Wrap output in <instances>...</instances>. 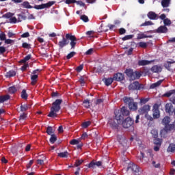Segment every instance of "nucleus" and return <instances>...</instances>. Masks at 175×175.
I'll return each instance as SVG.
<instances>
[{"mask_svg":"<svg viewBox=\"0 0 175 175\" xmlns=\"http://www.w3.org/2000/svg\"><path fill=\"white\" fill-rule=\"evenodd\" d=\"M162 124L165 126V129L160 132L162 137H165V133H167V131L175 129V122H172L170 117H165L162 120Z\"/></svg>","mask_w":175,"mask_h":175,"instance_id":"1","label":"nucleus"},{"mask_svg":"<svg viewBox=\"0 0 175 175\" xmlns=\"http://www.w3.org/2000/svg\"><path fill=\"white\" fill-rule=\"evenodd\" d=\"M116 120L118 121V124H121L124 120V116H129V111L125 107H122V109H116L114 111Z\"/></svg>","mask_w":175,"mask_h":175,"instance_id":"2","label":"nucleus"},{"mask_svg":"<svg viewBox=\"0 0 175 175\" xmlns=\"http://www.w3.org/2000/svg\"><path fill=\"white\" fill-rule=\"evenodd\" d=\"M62 103V100L57 99L53 103L51 108V111L49 114L48 115V117H57V113L59 110H61V104Z\"/></svg>","mask_w":175,"mask_h":175,"instance_id":"3","label":"nucleus"},{"mask_svg":"<svg viewBox=\"0 0 175 175\" xmlns=\"http://www.w3.org/2000/svg\"><path fill=\"white\" fill-rule=\"evenodd\" d=\"M126 76L130 77L131 80H136V79H140L142 74L140 72L135 71L134 72L132 69H127L125 71Z\"/></svg>","mask_w":175,"mask_h":175,"instance_id":"4","label":"nucleus"},{"mask_svg":"<svg viewBox=\"0 0 175 175\" xmlns=\"http://www.w3.org/2000/svg\"><path fill=\"white\" fill-rule=\"evenodd\" d=\"M124 103H128L130 110H137V103L133 101V98L124 97L123 98Z\"/></svg>","mask_w":175,"mask_h":175,"instance_id":"5","label":"nucleus"},{"mask_svg":"<svg viewBox=\"0 0 175 175\" xmlns=\"http://www.w3.org/2000/svg\"><path fill=\"white\" fill-rule=\"evenodd\" d=\"M120 124H122L123 128H131L133 125V120L128 117L125 120H123Z\"/></svg>","mask_w":175,"mask_h":175,"instance_id":"6","label":"nucleus"},{"mask_svg":"<svg viewBox=\"0 0 175 175\" xmlns=\"http://www.w3.org/2000/svg\"><path fill=\"white\" fill-rule=\"evenodd\" d=\"M127 170H131V172H133L135 174H137L139 172H140V170L139 169V166H137L136 164H134L133 163H131L129 164Z\"/></svg>","mask_w":175,"mask_h":175,"instance_id":"7","label":"nucleus"},{"mask_svg":"<svg viewBox=\"0 0 175 175\" xmlns=\"http://www.w3.org/2000/svg\"><path fill=\"white\" fill-rule=\"evenodd\" d=\"M159 117H161V112L159 111V105H158V104H155L153 106V118H159Z\"/></svg>","mask_w":175,"mask_h":175,"instance_id":"8","label":"nucleus"},{"mask_svg":"<svg viewBox=\"0 0 175 175\" xmlns=\"http://www.w3.org/2000/svg\"><path fill=\"white\" fill-rule=\"evenodd\" d=\"M66 39H69V40L71 41L70 46H71L72 49H75V46H76V40H77L76 39V37L75 36H72L70 34H66Z\"/></svg>","mask_w":175,"mask_h":175,"instance_id":"9","label":"nucleus"},{"mask_svg":"<svg viewBox=\"0 0 175 175\" xmlns=\"http://www.w3.org/2000/svg\"><path fill=\"white\" fill-rule=\"evenodd\" d=\"M129 90H140V84L139 83V82L135 81L129 85Z\"/></svg>","mask_w":175,"mask_h":175,"instance_id":"10","label":"nucleus"},{"mask_svg":"<svg viewBox=\"0 0 175 175\" xmlns=\"http://www.w3.org/2000/svg\"><path fill=\"white\" fill-rule=\"evenodd\" d=\"M150 105H144L139 110V112L140 114H146V113H148V111H150Z\"/></svg>","mask_w":175,"mask_h":175,"instance_id":"11","label":"nucleus"},{"mask_svg":"<svg viewBox=\"0 0 175 175\" xmlns=\"http://www.w3.org/2000/svg\"><path fill=\"white\" fill-rule=\"evenodd\" d=\"M67 44H69V41L68 40V38H65L63 37L62 40L59 42V46L60 47V49L65 47V46H67Z\"/></svg>","mask_w":175,"mask_h":175,"instance_id":"12","label":"nucleus"},{"mask_svg":"<svg viewBox=\"0 0 175 175\" xmlns=\"http://www.w3.org/2000/svg\"><path fill=\"white\" fill-rule=\"evenodd\" d=\"M118 140L119 143L120 144H122V146H123L124 147H125V146H126V139H125V137H124L122 135H118Z\"/></svg>","mask_w":175,"mask_h":175,"instance_id":"13","label":"nucleus"},{"mask_svg":"<svg viewBox=\"0 0 175 175\" xmlns=\"http://www.w3.org/2000/svg\"><path fill=\"white\" fill-rule=\"evenodd\" d=\"M108 124H109V125H111V126H113V128L117 127V125H121V124L118 123V121L116 120V116L115 120H113V119H109L108 121Z\"/></svg>","mask_w":175,"mask_h":175,"instance_id":"14","label":"nucleus"},{"mask_svg":"<svg viewBox=\"0 0 175 175\" xmlns=\"http://www.w3.org/2000/svg\"><path fill=\"white\" fill-rule=\"evenodd\" d=\"M152 62H154V61H148V60H139L138 62V65L139 66H144L146 65H150V64H152Z\"/></svg>","mask_w":175,"mask_h":175,"instance_id":"15","label":"nucleus"},{"mask_svg":"<svg viewBox=\"0 0 175 175\" xmlns=\"http://www.w3.org/2000/svg\"><path fill=\"white\" fill-rule=\"evenodd\" d=\"M113 80H116V81H122V80H124V75L118 72L113 76Z\"/></svg>","mask_w":175,"mask_h":175,"instance_id":"16","label":"nucleus"},{"mask_svg":"<svg viewBox=\"0 0 175 175\" xmlns=\"http://www.w3.org/2000/svg\"><path fill=\"white\" fill-rule=\"evenodd\" d=\"M157 32H158V33H166V32H167V27L165 26H160L157 29Z\"/></svg>","mask_w":175,"mask_h":175,"instance_id":"17","label":"nucleus"},{"mask_svg":"<svg viewBox=\"0 0 175 175\" xmlns=\"http://www.w3.org/2000/svg\"><path fill=\"white\" fill-rule=\"evenodd\" d=\"M151 70L154 73H159V72H162V67H161L160 66L156 65L152 67Z\"/></svg>","mask_w":175,"mask_h":175,"instance_id":"18","label":"nucleus"},{"mask_svg":"<svg viewBox=\"0 0 175 175\" xmlns=\"http://www.w3.org/2000/svg\"><path fill=\"white\" fill-rule=\"evenodd\" d=\"M165 111L169 113V114H170V113H173V105H172V103H167L165 105Z\"/></svg>","mask_w":175,"mask_h":175,"instance_id":"19","label":"nucleus"},{"mask_svg":"<svg viewBox=\"0 0 175 175\" xmlns=\"http://www.w3.org/2000/svg\"><path fill=\"white\" fill-rule=\"evenodd\" d=\"M148 17L150 20H155L157 18V14L154 12H149L148 13Z\"/></svg>","mask_w":175,"mask_h":175,"instance_id":"20","label":"nucleus"},{"mask_svg":"<svg viewBox=\"0 0 175 175\" xmlns=\"http://www.w3.org/2000/svg\"><path fill=\"white\" fill-rule=\"evenodd\" d=\"M167 152H175V144H170L167 149Z\"/></svg>","mask_w":175,"mask_h":175,"instance_id":"21","label":"nucleus"},{"mask_svg":"<svg viewBox=\"0 0 175 175\" xmlns=\"http://www.w3.org/2000/svg\"><path fill=\"white\" fill-rule=\"evenodd\" d=\"M161 5L163 6V8H169V6L170 5V0H162Z\"/></svg>","mask_w":175,"mask_h":175,"instance_id":"22","label":"nucleus"},{"mask_svg":"<svg viewBox=\"0 0 175 175\" xmlns=\"http://www.w3.org/2000/svg\"><path fill=\"white\" fill-rule=\"evenodd\" d=\"M172 64H174V61H173V60H168V61H167L165 63L164 66H165V68H166V69L170 70Z\"/></svg>","mask_w":175,"mask_h":175,"instance_id":"23","label":"nucleus"},{"mask_svg":"<svg viewBox=\"0 0 175 175\" xmlns=\"http://www.w3.org/2000/svg\"><path fill=\"white\" fill-rule=\"evenodd\" d=\"M8 99H10V96L9 95L0 96V103H3V102L8 100Z\"/></svg>","mask_w":175,"mask_h":175,"instance_id":"24","label":"nucleus"},{"mask_svg":"<svg viewBox=\"0 0 175 175\" xmlns=\"http://www.w3.org/2000/svg\"><path fill=\"white\" fill-rule=\"evenodd\" d=\"M162 81H163L162 80H160V81L152 84L150 85V88L154 89V88H157V87H159V85H161V84H162Z\"/></svg>","mask_w":175,"mask_h":175,"instance_id":"25","label":"nucleus"},{"mask_svg":"<svg viewBox=\"0 0 175 175\" xmlns=\"http://www.w3.org/2000/svg\"><path fill=\"white\" fill-rule=\"evenodd\" d=\"M31 79L32 85H35V84H36V81H38V75H32Z\"/></svg>","mask_w":175,"mask_h":175,"instance_id":"26","label":"nucleus"},{"mask_svg":"<svg viewBox=\"0 0 175 175\" xmlns=\"http://www.w3.org/2000/svg\"><path fill=\"white\" fill-rule=\"evenodd\" d=\"M58 157L60 158H68V157H69V152H68V151L60 152L58 154Z\"/></svg>","mask_w":175,"mask_h":175,"instance_id":"27","label":"nucleus"},{"mask_svg":"<svg viewBox=\"0 0 175 175\" xmlns=\"http://www.w3.org/2000/svg\"><path fill=\"white\" fill-rule=\"evenodd\" d=\"M153 143L156 144V146H161L162 144V139L158 137L154 138Z\"/></svg>","mask_w":175,"mask_h":175,"instance_id":"28","label":"nucleus"},{"mask_svg":"<svg viewBox=\"0 0 175 175\" xmlns=\"http://www.w3.org/2000/svg\"><path fill=\"white\" fill-rule=\"evenodd\" d=\"M29 107H31V105L25 104V105L21 106V111H27V110H28V109H29Z\"/></svg>","mask_w":175,"mask_h":175,"instance_id":"29","label":"nucleus"},{"mask_svg":"<svg viewBox=\"0 0 175 175\" xmlns=\"http://www.w3.org/2000/svg\"><path fill=\"white\" fill-rule=\"evenodd\" d=\"M83 106L86 109H90V106H91V103H90V100L86 99L83 101Z\"/></svg>","mask_w":175,"mask_h":175,"instance_id":"30","label":"nucleus"},{"mask_svg":"<svg viewBox=\"0 0 175 175\" xmlns=\"http://www.w3.org/2000/svg\"><path fill=\"white\" fill-rule=\"evenodd\" d=\"M172 95L175 96V90L167 92L164 94V96H167V98H169L170 96H172Z\"/></svg>","mask_w":175,"mask_h":175,"instance_id":"31","label":"nucleus"},{"mask_svg":"<svg viewBox=\"0 0 175 175\" xmlns=\"http://www.w3.org/2000/svg\"><path fill=\"white\" fill-rule=\"evenodd\" d=\"M16 75V71L10 70L6 73V77H13Z\"/></svg>","mask_w":175,"mask_h":175,"instance_id":"32","label":"nucleus"},{"mask_svg":"<svg viewBox=\"0 0 175 175\" xmlns=\"http://www.w3.org/2000/svg\"><path fill=\"white\" fill-rule=\"evenodd\" d=\"M151 134L154 139H157V137H158V130L152 129L151 131Z\"/></svg>","mask_w":175,"mask_h":175,"instance_id":"33","label":"nucleus"},{"mask_svg":"<svg viewBox=\"0 0 175 175\" xmlns=\"http://www.w3.org/2000/svg\"><path fill=\"white\" fill-rule=\"evenodd\" d=\"M113 80H114L113 78V79L112 78L105 79V85H107V86L110 85V84H111V83H113Z\"/></svg>","mask_w":175,"mask_h":175,"instance_id":"34","label":"nucleus"},{"mask_svg":"<svg viewBox=\"0 0 175 175\" xmlns=\"http://www.w3.org/2000/svg\"><path fill=\"white\" fill-rule=\"evenodd\" d=\"M23 20H27V16L22 15V14H18V23H21Z\"/></svg>","mask_w":175,"mask_h":175,"instance_id":"35","label":"nucleus"},{"mask_svg":"<svg viewBox=\"0 0 175 175\" xmlns=\"http://www.w3.org/2000/svg\"><path fill=\"white\" fill-rule=\"evenodd\" d=\"M22 6L26 8L27 9H32V6L29 5V3L28 1L23 2Z\"/></svg>","mask_w":175,"mask_h":175,"instance_id":"36","label":"nucleus"},{"mask_svg":"<svg viewBox=\"0 0 175 175\" xmlns=\"http://www.w3.org/2000/svg\"><path fill=\"white\" fill-rule=\"evenodd\" d=\"M8 91L10 94H14L17 91V88L14 86L10 87Z\"/></svg>","mask_w":175,"mask_h":175,"instance_id":"37","label":"nucleus"},{"mask_svg":"<svg viewBox=\"0 0 175 175\" xmlns=\"http://www.w3.org/2000/svg\"><path fill=\"white\" fill-rule=\"evenodd\" d=\"M46 133H48L49 135H50L51 136V135H53V133H54V130H53V127L49 126L46 129Z\"/></svg>","mask_w":175,"mask_h":175,"instance_id":"38","label":"nucleus"},{"mask_svg":"<svg viewBox=\"0 0 175 175\" xmlns=\"http://www.w3.org/2000/svg\"><path fill=\"white\" fill-rule=\"evenodd\" d=\"M21 98H23V99H27V98H28V94H27V91H25V90L22 91Z\"/></svg>","mask_w":175,"mask_h":175,"instance_id":"39","label":"nucleus"},{"mask_svg":"<svg viewBox=\"0 0 175 175\" xmlns=\"http://www.w3.org/2000/svg\"><path fill=\"white\" fill-rule=\"evenodd\" d=\"M55 142H57V137L54 135H51L50 138V142L52 143V144H54Z\"/></svg>","mask_w":175,"mask_h":175,"instance_id":"40","label":"nucleus"},{"mask_svg":"<svg viewBox=\"0 0 175 175\" xmlns=\"http://www.w3.org/2000/svg\"><path fill=\"white\" fill-rule=\"evenodd\" d=\"M80 18L82 20V21H84V23H88L89 21L88 16L86 15H81Z\"/></svg>","mask_w":175,"mask_h":175,"instance_id":"41","label":"nucleus"},{"mask_svg":"<svg viewBox=\"0 0 175 175\" xmlns=\"http://www.w3.org/2000/svg\"><path fill=\"white\" fill-rule=\"evenodd\" d=\"M13 16H14V14L12 13V12H8L4 15V17L5 18H12L13 17Z\"/></svg>","mask_w":175,"mask_h":175,"instance_id":"42","label":"nucleus"},{"mask_svg":"<svg viewBox=\"0 0 175 175\" xmlns=\"http://www.w3.org/2000/svg\"><path fill=\"white\" fill-rule=\"evenodd\" d=\"M9 23L11 24H16V23H17V18L12 16L9 19Z\"/></svg>","mask_w":175,"mask_h":175,"instance_id":"43","label":"nucleus"},{"mask_svg":"<svg viewBox=\"0 0 175 175\" xmlns=\"http://www.w3.org/2000/svg\"><path fill=\"white\" fill-rule=\"evenodd\" d=\"M80 143V141L79 139H72L70 142V144H72V146H76Z\"/></svg>","mask_w":175,"mask_h":175,"instance_id":"44","label":"nucleus"},{"mask_svg":"<svg viewBox=\"0 0 175 175\" xmlns=\"http://www.w3.org/2000/svg\"><path fill=\"white\" fill-rule=\"evenodd\" d=\"M96 167L95 162L94 161H92L91 163H90L88 164V167L89 169H95V167Z\"/></svg>","mask_w":175,"mask_h":175,"instance_id":"45","label":"nucleus"},{"mask_svg":"<svg viewBox=\"0 0 175 175\" xmlns=\"http://www.w3.org/2000/svg\"><path fill=\"white\" fill-rule=\"evenodd\" d=\"M31 58V55H28L27 56H26L24 59H23L21 62H22L23 64H25V62H27V61H29V59Z\"/></svg>","mask_w":175,"mask_h":175,"instance_id":"46","label":"nucleus"},{"mask_svg":"<svg viewBox=\"0 0 175 175\" xmlns=\"http://www.w3.org/2000/svg\"><path fill=\"white\" fill-rule=\"evenodd\" d=\"M163 23L165 26H167V25H170V24H172V21H170V19H169V18H165V19H164Z\"/></svg>","mask_w":175,"mask_h":175,"instance_id":"47","label":"nucleus"},{"mask_svg":"<svg viewBox=\"0 0 175 175\" xmlns=\"http://www.w3.org/2000/svg\"><path fill=\"white\" fill-rule=\"evenodd\" d=\"M34 9H37L38 10H41V9H45V5H44V4L35 5Z\"/></svg>","mask_w":175,"mask_h":175,"instance_id":"48","label":"nucleus"},{"mask_svg":"<svg viewBox=\"0 0 175 175\" xmlns=\"http://www.w3.org/2000/svg\"><path fill=\"white\" fill-rule=\"evenodd\" d=\"M6 40V34L3 32L0 33V40Z\"/></svg>","mask_w":175,"mask_h":175,"instance_id":"49","label":"nucleus"},{"mask_svg":"<svg viewBox=\"0 0 175 175\" xmlns=\"http://www.w3.org/2000/svg\"><path fill=\"white\" fill-rule=\"evenodd\" d=\"M137 39H144L146 38H148L147 36H146L144 33H139L137 34Z\"/></svg>","mask_w":175,"mask_h":175,"instance_id":"50","label":"nucleus"},{"mask_svg":"<svg viewBox=\"0 0 175 175\" xmlns=\"http://www.w3.org/2000/svg\"><path fill=\"white\" fill-rule=\"evenodd\" d=\"M83 162H84V161L83 159L81 160H77L75 163V166L76 167H78V166H80V165H81V163H83Z\"/></svg>","mask_w":175,"mask_h":175,"instance_id":"51","label":"nucleus"},{"mask_svg":"<svg viewBox=\"0 0 175 175\" xmlns=\"http://www.w3.org/2000/svg\"><path fill=\"white\" fill-rule=\"evenodd\" d=\"M148 25H152V22L146 21L141 25V27H147Z\"/></svg>","mask_w":175,"mask_h":175,"instance_id":"52","label":"nucleus"},{"mask_svg":"<svg viewBox=\"0 0 175 175\" xmlns=\"http://www.w3.org/2000/svg\"><path fill=\"white\" fill-rule=\"evenodd\" d=\"M27 118V114L23 113L20 116L19 121L21 122L22 121H24Z\"/></svg>","mask_w":175,"mask_h":175,"instance_id":"53","label":"nucleus"},{"mask_svg":"<svg viewBox=\"0 0 175 175\" xmlns=\"http://www.w3.org/2000/svg\"><path fill=\"white\" fill-rule=\"evenodd\" d=\"M91 125V122L88 121V122H85L82 124V126L83 128H88V126H90Z\"/></svg>","mask_w":175,"mask_h":175,"instance_id":"54","label":"nucleus"},{"mask_svg":"<svg viewBox=\"0 0 175 175\" xmlns=\"http://www.w3.org/2000/svg\"><path fill=\"white\" fill-rule=\"evenodd\" d=\"M54 3H55V2L54 1H49L47 3L44 4L45 5V8H50V6H53V5H54Z\"/></svg>","mask_w":175,"mask_h":175,"instance_id":"55","label":"nucleus"},{"mask_svg":"<svg viewBox=\"0 0 175 175\" xmlns=\"http://www.w3.org/2000/svg\"><path fill=\"white\" fill-rule=\"evenodd\" d=\"M139 47H142L143 49H146V47H147V43L144 42H140L139 43Z\"/></svg>","mask_w":175,"mask_h":175,"instance_id":"56","label":"nucleus"},{"mask_svg":"<svg viewBox=\"0 0 175 175\" xmlns=\"http://www.w3.org/2000/svg\"><path fill=\"white\" fill-rule=\"evenodd\" d=\"M76 52H71L67 55V59H70L72 57H75Z\"/></svg>","mask_w":175,"mask_h":175,"instance_id":"57","label":"nucleus"},{"mask_svg":"<svg viewBox=\"0 0 175 175\" xmlns=\"http://www.w3.org/2000/svg\"><path fill=\"white\" fill-rule=\"evenodd\" d=\"M5 44H12V43H14V41L13 40L5 38Z\"/></svg>","mask_w":175,"mask_h":175,"instance_id":"58","label":"nucleus"},{"mask_svg":"<svg viewBox=\"0 0 175 175\" xmlns=\"http://www.w3.org/2000/svg\"><path fill=\"white\" fill-rule=\"evenodd\" d=\"M79 83L81 84V85H84V84H85V79H84V77H81L79 79Z\"/></svg>","mask_w":175,"mask_h":175,"instance_id":"59","label":"nucleus"},{"mask_svg":"<svg viewBox=\"0 0 175 175\" xmlns=\"http://www.w3.org/2000/svg\"><path fill=\"white\" fill-rule=\"evenodd\" d=\"M132 38H133V36H132V35H128V36H124V37L122 38V40H129V39H132Z\"/></svg>","mask_w":175,"mask_h":175,"instance_id":"60","label":"nucleus"},{"mask_svg":"<svg viewBox=\"0 0 175 175\" xmlns=\"http://www.w3.org/2000/svg\"><path fill=\"white\" fill-rule=\"evenodd\" d=\"M76 0H66L65 3L67 4V5H70V3H76Z\"/></svg>","mask_w":175,"mask_h":175,"instance_id":"61","label":"nucleus"},{"mask_svg":"<svg viewBox=\"0 0 175 175\" xmlns=\"http://www.w3.org/2000/svg\"><path fill=\"white\" fill-rule=\"evenodd\" d=\"M149 99L148 98H142L140 100V103L144 105L145 103H147L148 102Z\"/></svg>","mask_w":175,"mask_h":175,"instance_id":"62","label":"nucleus"},{"mask_svg":"<svg viewBox=\"0 0 175 175\" xmlns=\"http://www.w3.org/2000/svg\"><path fill=\"white\" fill-rule=\"evenodd\" d=\"M6 51V48L5 46H0V54H3Z\"/></svg>","mask_w":175,"mask_h":175,"instance_id":"63","label":"nucleus"},{"mask_svg":"<svg viewBox=\"0 0 175 175\" xmlns=\"http://www.w3.org/2000/svg\"><path fill=\"white\" fill-rule=\"evenodd\" d=\"M21 38H29V33L26 32L21 35Z\"/></svg>","mask_w":175,"mask_h":175,"instance_id":"64","label":"nucleus"}]
</instances>
